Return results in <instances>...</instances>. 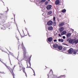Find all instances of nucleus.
<instances>
[{
  "label": "nucleus",
  "instance_id": "obj_1",
  "mask_svg": "<svg viewBox=\"0 0 78 78\" xmlns=\"http://www.w3.org/2000/svg\"><path fill=\"white\" fill-rule=\"evenodd\" d=\"M4 65L9 70V71H10V72H11V73H12L13 76V78H14V67H10L9 66H8L5 63L4 64Z\"/></svg>",
  "mask_w": 78,
  "mask_h": 78
},
{
  "label": "nucleus",
  "instance_id": "obj_2",
  "mask_svg": "<svg viewBox=\"0 0 78 78\" xmlns=\"http://www.w3.org/2000/svg\"><path fill=\"white\" fill-rule=\"evenodd\" d=\"M31 57L30 58H28V59L27 60V63L28 62V64L27 63V68H30V67H31V63H30V60L31 59Z\"/></svg>",
  "mask_w": 78,
  "mask_h": 78
},
{
  "label": "nucleus",
  "instance_id": "obj_3",
  "mask_svg": "<svg viewBox=\"0 0 78 78\" xmlns=\"http://www.w3.org/2000/svg\"><path fill=\"white\" fill-rule=\"evenodd\" d=\"M66 23L65 22H61L60 23H59L58 24V27H62V26H64V25H66Z\"/></svg>",
  "mask_w": 78,
  "mask_h": 78
},
{
  "label": "nucleus",
  "instance_id": "obj_4",
  "mask_svg": "<svg viewBox=\"0 0 78 78\" xmlns=\"http://www.w3.org/2000/svg\"><path fill=\"white\" fill-rule=\"evenodd\" d=\"M68 52L69 53H70V54L72 53L73 52V49L71 48L68 51Z\"/></svg>",
  "mask_w": 78,
  "mask_h": 78
},
{
  "label": "nucleus",
  "instance_id": "obj_5",
  "mask_svg": "<svg viewBox=\"0 0 78 78\" xmlns=\"http://www.w3.org/2000/svg\"><path fill=\"white\" fill-rule=\"evenodd\" d=\"M22 48L24 51L23 54L24 55H26V48H25V47L23 46L22 47Z\"/></svg>",
  "mask_w": 78,
  "mask_h": 78
},
{
  "label": "nucleus",
  "instance_id": "obj_6",
  "mask_svg": "<svg viewBox=\"0 0 78 78\" xmlns=\"http://www.w3.org/2000/svg\"><path fill=\"white\" fill-rule=\"evenodd\" d=\"M69 44H73L74 42V39H71L69 41Z\"/></svg>",
  "mask_w": 78,
  "mask_h": 78
},
{
  "label": "nucleus",
  "instance_id": "obj_7",
  "mask_svg": "<svg viewBox=\"0 0 78 78\" xmlns=\"http://www.w3.org/2000/svg\"><path fill=\"white\" fill-rule=\"evenodd\" d=\"M52 6H51V5H49L47 6L46 7V8L48 10H49V9H50L51 8Z\"/></svg>",
  "mask_w": 78,
  "mask_h": 78
},
{
  "label": "nucleus",
  "instance_id": "obj_8",
  "mask_svg": "<svg viewBox=\"0 0 78 78\" xmlns=\"http://www.w3.org/2000/svg\"><path fill=\"white\" fill-rule=\"evenodd\" d=\"M53 24V21H49L47 23V24L48 25H51Z\"/></svg>",
  "mask_w": 78,
  "mask_h": 78
},
{
  "label": "nucleus",
  "instance_id": "obj_9",
  "mask_svg": "<svg viewBox=\"0 0 78 78\" xmlns=\"http://www.w3.org/2000/svg\"><path fill=\"white\" fill-rule=\"evenodd\" d=\"M18 64L19 65L20 70V71H21V70H22V69L23 68V67L22 66V64H20V63H19Z\"/></svg>",
  "mask_w": 78,
  "mask_h": 78
},
{
  "label": "nucleus",
  "instance_id": "obj_10",
  "mask_svg": "<svg viewBox=\"0 0 78 78\" xmlns=\"http://www.w3.org/2000/svg\"><path fill=\"white\" fill-rule=\"evenodd\" d=\"M77 44L78 43V39L76 40V39H74V44Z\"/></svg>",
  "mask_w": 78,
  "mask_h": 78
},
{
  "label": "nucleus",
  "instance_id": "obj_11",
  "mask_svg": "<svg viewBox=\"0 0 78 78\" xmlns=\"http://www.w3.org/2000/svg\"><path fill=\"white\" fill-rule=\"evenodd\" d=\"M53 29V27L52 26H50L48 27V30L49 31H51Z\"/></svg>",
  "mask_w": 78,
  "mask_h": 78
},
{
  "label": "nucleus",
  "instance_id": "obj_12",
  "mask_svg": "<svg viewBox=\"0 0 78 78\" xmlns=\"http://www.w3.org/2000/svg\"><path fill=\"white\" fill-rule=\"evenodd\" d=\"M58 44H54L53 45V47L54 48H58Z\"/></svg>",
  "mask_w": 78,
  "mask_h": 78
},
{
  "label": "nucleus",
  "instance_id": "obj_13",
  "mask_svg": "<svg viewBox=\"0 0 78 78\" xmlns=\"http://www.w3.org/2000/svg\"><path fill=\"white\" fill-rule=\"evenodd\" d=\"M53 40V38L52 37H50L48 38V41L49 42H51Z\"/></svg>",
  "mask_w": 78,
  "mask_h": 78
},
{
  "label": "nucleus",
  "instance_id": "obj_14",
  "mask_svg": "<svg viewBox=\"0 0 78 78\" xmlns=\"http://www.w3.org/2000/svg\"><path fill=\"white\" fill-rule=\"evenodd\" d=\"M59 3H60V1H59V0H56L55 2V4L56 5H58L59 4Z\"/></svg>",
  "mask_w": 78,
  "mask_h": 78
},
{
  "label": "nucleus",
  "instance_id": "obj_15",
  "mask_svg": "<svg viewBox=\"0 0 78 78\" xmlns=\"http://www.w3.org/2000/svg\"><path fill=\"white\" fill-rule=\"evenodd\" d=\"M67 33V32L66 31H63V32L61 33V34L62 36V35H64V34H66Z\"/></svg>",
  "mask_w": 78,
  "mask_h": 78
},
{
  "label": "nucleus",
  "instance_id": "obj_16",
  "mask_svg": "<svg viewBox=\"0 0 78 78\" xmlns=\"http://www.w3.org/2000/svg\"><path fill=\"white\" fill-rule=\"evenodd\" d=\"M57 48L59 49V50H62V47L61 46H58Z\"/></svg>",
  "mask_w": 78,
  "mask_h": 78
},
{
  "label": "nucleus",
  "instance_id": "obj_17",
  "mask_svg": "<svg viewBox=\"0 0 78 78\" xmlns=\"http://www.w3.org/2000/svg\"><path fill=\"white\" fill-rule=\"evenodd\" d=\"M71 33H69L68 34H66V36L67 37H68V38H69V37H70V36H71Z\"/></svg>",
  "mask_w": 78,
  "mask_h": 78
},
{
  "label": "nucleus",
  "instance_id": "obj_18",
  "mask_svg": "<svg viewBox=\"0 0 78 78\" xmlns=\"http://www.w3.org/2000/svg\"><path fill=\"white\" fill-rule=\"evenodd\" d=\"M66 77V75H61L59 76L58 77V78H65Z\"/></svg>",
  "mask_w": 78,
  "mask_h": 78
},
{
  "label": "nucleus",
  "instance_id": "obj_19",
  "mask_svg": "<svg viewBox=\"0 0 78 78\" xmlns=\"http://www.w3.org/2000/svg\"><path fill=\"white\" fill-rule=\"evenodd\" d=\"M52 11H51L48 12V15H50V14H52Z\"/></svg>",
  "mask_w": 78,
  "mask_h": 78
},
{
  "label": "nucleus",
  "instance_id": "obj_20",
  "mask_svg": "<svg viewBox=\"0 0 78 78\" xmlns=\"http://www.w3.org/2000/svg\"><path fill=\"white\" fill-rule=\"evenodd\" d=\"M58 41L59 42H64V40L62 39H59Z\"/></svg>",
  "mask_w": 78,
  "mask_h": 78
},
{
  "label": "nucleus",
  "instance_id": "obj_21",
  "mask_svg": "<svg viewBox=\"0 0 78 78\" xmlns=\"http://www.w3.org/2000/svg\"><path fill=\"white\" fill-rule=\"evenodd\" d=\"M78 51L76 50H74V51H73V54H75L77 53Z\"/></svg>",
  "mask_w": 78,
  "mask_h": 78
},
{
  "label": "nucleus",
  "instance_id": "obj_22",
  "mask_svg": "<svg viewBox=\"0 0 78 78\" xmlns=\"http://www.w3.org/2000/svg\"><path fill=\"white\" fill-rule=\"evenodd\" d=\"M22 69H23V72L24 73H25V68L24 67H23V68Z\"/></svg>",
  "mask_w": 78,
  "mask_h": 78
},
{
  "label": "nucleus",
  "instance_id": "obj_23",
  "mask_svg": "<svg viewBox=\"0 0 78 78\" xmlns=\"http://www.w3.org/2000/svg\"><path fill=\"white\" fill-rule=\"evenodd\" d=\"M62 12H66V9H63L62 11Z\"/></svg>",
  "mask_w": 78,
  "mask_h": 78
},
{
  "label": "nucleus",
  "instance_id": "obj_24",
  "mask_svg": "<svg viewBox=\"0 0 78 78\" xmlns=\"http://www.w3.org/2000/svg\"><path fill=\"white\" fill-rule=\"evenodd\" d=\"M53 25L54 26H56V22L55 21L53 23Z\"/></svg>",
  "mask_w": 78,
  "mask_h": 78
},
{
  "label": "nucleus",
  "instance_id": "obj_25",
  "mask_svg": "<svg viewBox=\"0 0 78 78\" xmlns=\"http://www.w3.org/2000/svg\"><path fill=\"white\" fill-rule=\"evenodd\" d=\"M0 15L1 17H3V16H4V15H3V13H0Z\"/></svg>",
  "mask_w": 78,
  "mask_h": 78
},
{
  "label": "nucleus",
  "instance_id": "obj_26",
  "mask_svg": "<svg viewBox=\"0 0 78 78\" xmlns=\"http://www.w3.org/2000/svg\"><path fill=\"white\" fill-rule=\"evenodd\" d=\"M63 50H64V51H65L66 50V49H67V48H66V47H64L63 48Z\"/></svg>",
  "mask_w": 78,
  "mask_h": 78
},
{
  "label": "nucleus",
  "instance_id": "obj_27",
  "mask_svg": "<svg viewBox=\"0 0 78 78\" xmlns=\"http://www.w3.org/2000/svg\"><path fill=\"white\" fill-rule=\"evenodd\" d=\"M22 47H24V45H23V42H22V44L21 45Z\"/></svg>",
  "mask_w": 78,
  "mask_h": 78
},
{
  "label": "nucleus",
  "instance_id": "obj_28",
  "mask_svg": "<svg viewBox=\"0 0 78 78\" xmlns=\"http://www.w3.org/2000/svg\"><path fill=\"white\" fill-rule=\"evenodd\" d=\"M63 45H67V46H68V45L66 44V43H63Z\"/></svg>",
  "mask_w": 78,
  "mask_h": 78
},
{
  "label": "nucleus",
  "instance_id": "obj_29",
  "mask_svg": "<svg viewBox=\"0 0 78 78\" xmlns=\"http://www.w3.org/2000/svg\"><path fill=\"white\" fill-rule=\"evenodd\" d=\"M2 72L0 71V77H2Z\"/></svg>",
  "mask_w": 78,
  "mask_h": 78
},
{
  "label": "nucleus",
  "instance_id": "obj_30",
  "mask_svg": "<svg viewBox=\"0 0 78 78\" xmlns=\"http://www.w3.org/2000/svg\"><path fill=\"white\" fill-rule=\"evenodd\" d=\"M46 0H42L41 2H45Z\"/></svg>",
  "mask_w": 78,
  "mask_h": 78
},
{
  "label": "nucleus",
  "instance_id": "obj_31",
  "mask_svg": "<svg viewBox=\"0 0 78 78\" xmlns=\"http://www.w3.org/2000/svg\"><path fill=\"white\" fill-rule=\"evenodd\" d=\"M60 29L61 30H63L64 29V27H61L60 28Z\"/></svg>",
  "mask_w": 78,
  "mask_h": 78
},
{
  "label": "nucleus",
  "instance_id": "obj_32",
  "mask_svg": "<svg viewBox=\"0 0 78 78\" xmlns=\"http://www.w3.org/2000/svg\"><path fill=\"white\" fill-rule=\"evenodd\" d=\"M23 34H21V36L22 37H24V36L23 35Z\"/></svg>",
  "mask_w": 78,
  "mask_h": 78
},
{
  "label": "nucleus",
  "instance_id": "obj_33",
  "mask_svg": "<svg viewBox=\"0 0 78 78\" xmlns=\"http://www.w3.org/2000/svg\"><path fill=\"white\" fill-rule=\"evenodd\" d=\"M53 20H54V21H55V17H53Z\"/></svg>",
  "mask_w": 78,
  "mask_h": 78
},
{
  "label": "nucleus",
  "instance_id": "obj_34",
  "mask_svg": "<svg viewBox=\"0 0 78 78\" xmlns=\"http://www.w3.org/2000/svg\"><path fill=\"white\" fill-rule=\"evenodd\" d=\"M62 38H63V39H66V37L63 36L62 37Z\"/></svg>",
  "mask_w": 78,
  "mask_h": 78
},
{
  "label": "nucleus",
  "instance_id": "obj_35",
  "mask_svg": "<svg viewBox=\"0 0 78 78\" xmlns=\"http://www.w3.org/2000/svg\"><path fill=\"white\" fill-rule=\"evenodd\" d=\"M60 32H62V29H60Z\"/></svg>",
  "mask_w": 78,
  "mask_h": 78
},
{
  "label": "nucleus",
  "instance_id": "obj_36",
  "mask_svg": "<svg viewBox=\"0 0 78 78\" xmlns=\"http://www.w3.org/2000/svg\"><path fill=\"white\" fill-rule=\"evenodd\" d=\"M7 11H6V12H8V11H9V9H8V7H7Z\"/></svg>",
  "mask_w": 78,
  "mask_h": 78
},
{
  "label": "nucleus",
  "instance_id": "obj_37",
  "mask_svg": "<svg viewBox=\"0 0 78 78\" xmlns=\"http://www.w3.org/2000/svg\"><path fill=\"white\" fill-rule=\"evenodd\" d=\"M54 42H56L57 41V40H54Z\"/></svg>",
  "mask_w": 78,
  "mask_h": 78
},
{
  "label": "nucleus",
  "instance_id": "obj_38",
  "mask_svg": "<svg viewBox=\"0 0 78 78\" xmlns=\"http://www.w3.org/2000/svg\"><path fill=\"white\" fill-rule=\"evenodd\" d=\"M33 70V71L34 73V74L35 75V72H34V71L33 70V69H32Z\"/></svg>",
  "mask_w": 78,
  "mask_h": 78
},
{
  "label": "nucleus",
  "instance_id": "obj_39",
  "mask_svg": "<svg viewBox=\"0 0 78 78\" xmlns=\"http://www.w3.org/2000/svg\"><path fill=\"white\" fill-rule=\"evenodd\" d=\"M24 73H25V74H26V76L27 77V73H26V72H25Z\"/></svg>",
  "mask_w": 78,
  "mask_h": 78
},
{
  "label": "nucleus",
  "instance_id": "obj_40",
  "mask_svg": "<svg viewBox=\"0 0 78 78\" xmlns=\"http://www.w3.org/2000/svg\"><path fill=\"white\" fill-rule=\"evenodd\" d=\"M0 61H1V62H2V59L0 58Z\"/></svg>",
  "mask_w": 78,
  "mask_h": 78
},
{
  "label": "nucleus",
  "instance_id": "obj_41",
  "mask_svg": "<svg viewBox=\"0 0 78 78\" xmlns=\"http://www.w3.org/2000/svg\"><path fill=\"white\" fill-rule=\"evenodd\" d=\"M58 35V36H60V37H61V34H59Z\"/></svg>",
  "mask_w": 78,
  "mask_h": 78
},
{
  "label": "nucleus",
  "instance_id": "obj_42",
  "mask_svg": "<svg viewBox=\"0 0 78 78\" xmlns=\"http://www.w3.org/2000/svg\"><path fill=\"white\" fill-rule=\"evenodd\" d=\"M24 21L25 23H26V21H25V20H24Z\"/></svg>",
  "mask_w": 78,
  "mask_h": 78
},
{
  "label": "nucleus",
  "instance_id": "obj_43",
  "mask_svg": "<svg viewBox=\"0 0 78 78\" xmlns=\"http://www.w3.org/2000/svg\"><path fill=\"white\" fill-rule=\"evenodd\" d=\"M2 47L0 46V49H1Z\"/></svg>",
  "mask_w": 78,
  "mask_h": 78
},
{
  "label": "nucleus",
  "instance_id": "obj_44",
  "mask_svg": "<svg viewBox=\"0 0 78 78\" xmlns=\"http://www.w3.org/2000/svg\"><path fill=\"white\" fill-rule=\"evenodd\" d=\"M59 16H60V17H61V15H60Z\"/></svg>",
  "mask_w": 78,
  "mask_h": 78
},
{
  "label": "nucleus",
  "instance_id": "obj_45",
  "mask_svg": "<svg viewBox=\"0 0 78 78\" xmlns=\"http://www.w3.org/2000/svg\"><path fill=\"white\" fill-rule=\"evenodd\" d=\"M5 22V21H4V22Z\"/></svg>",
  "mask_w": 78,
  "mask_h": 78
},
{
  "label": "nucleus",
  "instance_id": "obj_46",
  "mask_svg": "<svg viewBox=\"0 0 78 78\" xmlns=\"http://www.w3.org/2000/svg\"><path fill=\"white\" fill-rule=\"evenodd\" d=\"M18 40H19V39H18Z\"/></svg>",
  "mask_w": 78,
  "mask_h": 78
},
{
  "label": "nucleus",
  "instance_id": "obj_47",
  "mask_svg": "<svg viewBox=\"0 0 78 78\" xmlns=\"http://www.w3.org/2000/svg\"><path fill=\"white\" fill-rule=\"evenodd\" d=\"M5 24H4V25H5Z\"/></svg>",
  "mask_w": 78,
  "mask_h": 78
}]
</instances>
